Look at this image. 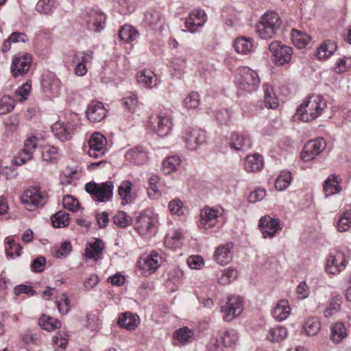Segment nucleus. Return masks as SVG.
<instances>
[{
    "mask_svg": "<svg viewBox=\"0 0 351 351\" xmlns=\"http://www.w3.org/2000/svg\"><path fill=\"white\" fill-rule=\"evenodd\" d=\"M123 105L129 110V112L134 113L138 107V99L136 95L130 93L123 98Z\"/></svg>",
    "mask_w": 351,
    "mask_h": 351,
    "instance_id": "60",
    "label": "nucleus"
},
{
    "mask_svg": "<svg viewBox=\"0 0 351 351\" xmlns=\"http://www.w3.org/2000/svg\"><path fill=\"white\" fill-rule=\"evenodd\" d=\"M84 188L91 197L97 202H107L112 197L114 185L110 181L100 184L90 182L85 184Z\"/></svg>",
    "mask_w": 351,
    "mask_h": 351,
    "instance_id": "4",
    "label": "nucleus"
},
{
    "mask_svg": "<svg viewBox=\"0 0 351 351\" xmlns=\"http://www.w3.org/2000/svg\"><path fill=\"white\" fill-rule=\"evenodd\" d=\"M152 226L153 219L152 215L144 213L136 219V229L141 235H146L149 232Z\"/></svg>",
    "mask_w": 351,
    "mask_h": 351,
    "instance_id": "30",
    "label": "nucleus"
},
{
    "mask_svg": "<svg viewBox=\"0 0 351 351\" xmlns=\"http://www.w3.org/2000/svg\"><path fill=\"white\" fill-rule=\"evenodd\" d=\"M234 245L232 242H227L219 245L215 250L213 258L220 265L229 264L234 256Z\"/></svg>",
    "mask_w": 351,
    "mask_h": 351,
    "instance_id": "19",
    "label": "nucleus"
},
{
    "mask_svg": "<svg viewBox=\"0 0 351 351\" xmlns=\"http://www.w3.org/2000/svg\"><path fill=\"white\" fill-rule=\"evenodd\" d=\"M140 323V319L138 315L131 313H125L121 314L117 321L118 325L128 330H134Z\"/></svg>",
    "mask_w": 351,
    "mask_h": 351,
    "instance_id": "29",
    "label": "nucleus"
},
{
    "mask_svg": "<svg viewBox=\"0 0 351 351\" xmlns=\"http://www.w3.org/2000/svg\"><path fill=\"white\" fill-rule=\"evenodd\" d=\"M341 179L339 176L330 175L325 180L323 189L326 196L338 194L341 191L340 183Z\"/></svg>",
    "mask_w": 351,
    "mask_h": 351,
    "instance_id": "27",
    "label": "nucleus"
},
{
    "mask_svg": "<svg viewBox=\"0 0 351 351\" xmlns=\"http://www.w3.org/2000/svg\"><path fill=\"white\" fill-rule=\"evenodd\" d=\"M187 265L192 269H200L204 265V261L201 256L193 255L188 258Z\"/></svg>",
    "mask_w": 351,
    "mask_h": 351,
    "instance_id": "61",
    "label": "nucleus"
},
{
    "mask_svg": "<svg viewBox=\"0 0 351 351\" xmlns=\"http://www.w3.org/2000/svg\"><path fill=\"white\" fill-rule=\"evenodd\" d=\"M55 298L60 313L63 314L67 313L70 311V301L69 297L65 293H62Z\"/></svg>",
    "mask_w": 351,
    "mask_h": 351,
    "instance_id": "55",
    "label": "nucleus"
},
{
    "mask_svg": "<svg viewBox=\"0 0 351 351\" xmlns=\"http://www.w3.org/2000/svg\"><path fill=\"white\" fill-rule=\"evenodd\" d=\"M326 147V142L322 138H318L308 141L304 145L302 152L301 158L304 162L314 160Z\"/></svg>",
    "mask_w": 351,
    "mask_h": 351,
    "instance_id": "13",
    "label": "nucleus"
},
{
    "mask_svg": "<svg viewBox=\"0 0 351 351\" xmlns=\"http://www.w3.org/2000/svg\"><path fill=\"white\" fill-rule=\"evenodd\" d=\"M132 183L129 180H124L121 182L118 187V194L121 199V204L125 205L131 203L133 199Z\"/></svg>",
    "mask_w": 351,
    "mask_h": 351,
    "instance_id": "31",
    "label": "nucleus"
},
{
    "mask_svg": "<svg viewBox=\"0 0 351 351\" xmlns=\"http://www.w3.org/2000/svg\"><path fill=\"white\" fill-rule=\"evenodd\" d=\"M15 106L14 100L10 96L4 95L0 99V114H6L11 112Z\"/></svg>",
    "mask_w": 351,
    "mask_h": 351,
    "instance_id": "54",
    "label": "nucleus"
},
{
    "mask_svg": "<svg viewBox=\"0 0 351 351\" xmlns=\"http://www.w3.org/2000/svg\"><path fill=\"white\" fill-rule=\"evenodd\" d=\"M113 221L115 225L120 228H125L130 226L132 222L131 217L127 215L124 211H119L113 217Z\"/></svg>",
    "mask_w": 351,
    "mask_h": 351,
    "instance_id": "52",
    "label": "nucleus"
},
{
    "mask_svg": "<svg viewBox=\"0 0 351 351\" xmlns=\"http://www.w3.org/2000/svg\"><path fill=\"white\" fill-rule=\"evenodd\" d=\"M336 49L337 47L333 42L325 41L317 48V57L319 60H326L335 53Z\"/></svg>",
    "mask_w": 351,
    "mask_h": 351,
    "instance_id": "37",
    "label": "nucleus"
},
{
    "mask_svg": "<svg viewBox=\"0 0 351 351\" xmlns=\"http://www.w3.org/2000/svg\"><path fill=\"white\" fill-rule=\"evenodd\" d=\"M119 36L121 40L129 43L137 39L138 32L131 25H125L120 29Z\"/></svg>",
    "mask_w": 351,
    "mask_h": 351,
    "instance_id": "41",
    "label": "nucleus"
},
{
    "mask_svg": "<svg viewBox=\"0 0 351 351\" xmlns=\"http://www.w3.org/2000/svg\"><path fill=\"white\" fill-rule=\"evenodd\" d=\"M282 23V19L277 12L267 11L259 18L256 32L261 39H272L278 34Z\"/></svg>",
    "mask_w": 351,
    "mask_h": 351,
    "instance_id": "2",
    "label": "nucleus"
},
{
    "mask_svg": "<svg viewBox=\"0 0 351 351\" xmlns=\"http://www.w3.org/2000/svg\"><path fill=\"white\" fill-rule=\"evenodd\" d=\"M138 267L141 274L143 276H149L154 272V254L150 253L147 255H143L138 261Z\"/></svg>",
    "mask_w": 351,
    "mask_h": 351,
    "instance_id": "33",
    "label": "nucleus"
},
{
    "mask_svg": "<svg viewBox=\"0 0 351 351\" xmlns=\"http://www.w3.org/2000/svg\"><path fill=\"white\" fill-rule=\"evenodd\" d=\"M230 145L232 149L236 151H244L251 147L252 141L247 134L234 133L231 136Z\"/></svg>",
    "mask_w": 351,
    "mask_h": 351,
    "instance_id": "24",
    "label": "nucleus"
},
{
    "mask_svg": "<svg viewBox=\"0 0 351 351\" xmlns=\"http://www.w3.org/2000/svg\"><path fill=\"white\" fill-rule=\"evenodd\" d=\"M181 164V160L178 156H171L166 158L162 162L160 170L162 172L168 175L172 172L176 171Z\"/></svg>",
    "mask_w": 351,
    "mask_h": 351,
    "instance_id": "34",
    "label": "nucleus"
},
{
    "mask_svg": "<svg viewBox=\"0 0 351 351\" xmlns=\"http://www.w3.org/2000/svg\"><path fill=\"white\" fill-rule=\"evenodd\" d=\"M221 311L224 313L227 320H232L239 316L243 312V303L241 298L236 295L228 296L227 302L221 306Z\"/></svg>",
    "mask_w": 351,
    "mask_h": 351,
    "instance_id": "15",
    "label": "nucleus"
},
{
    "mask_svg": "<svg viewBox=\"0 0 351 351\" xmlns=\"http://www.w3.org/2000/svg\"><path fill=\"white\" fill-rule=\"evenodd\" d=\"M69 214L64 210H60L51 217V223L55 228L66 227L69 224Z\"/></svg>",
    "mask_w": 351,
    "mask_h": 351,
    "instance_id": "43",
    "label": "nucleus"
},
{
    "mask_svg": "<svg viewBox=\"0 0 351 351\" xmlns=\"http://www.w3.org/2000/svg\"><path fill=\"white\" fill-rule=\"evenodd\" d=\"M38 145V137L31 134L24 141L23 148L19 156L15 158V164L22 165L31 160Z\"/></svg>",
    "mask_w": 351,
    "mask_h": 351,
    "instance_id": "14",
    "label": "nucleus"
},
{
    "mask_svg": "<svg viewBox=\"0 0 351 351\" xmlns=\"http://www.w3.org/2000/svg\"><path fill=\"white\" fill-rule=\"evenodd\" d=\"M62 204L65 208L73 212L77 211L80 206L78 201L71 195H66L63 197Z\"/></svg>",
    "mask_w": 351,
    "mask_h": 351,
    "instance_id": "62",
    "label": "nucleus"
},
{
    "mask_svg": "<svg viewBox=\"0 0 351 351\" xmlns=\"http://www.w3.org/2000/svg\"><path fill=\"white\" fill-rule=\"evenodd\" d=\"M104 247V243L101 239H96L94 242L88 243L85 250L86 258L98 261L101 258Z\"/></svg>",
    "mask_w": 351,
    "mask_h": 351,
    "instance_id": "28",
    "label": "nucleus"
},
{
    "mask_svg": "<svg viewBox=\"0 0 351 351\" xmlns=\"http://www.w3.org/2000/svg\"><path fill=\"white\" fill-rule=\"evenodd\" d=\"M182 239L183 234L181 230H173L167 235L165 244L169 248L176 249L181 245Z\"/></svg>",
    "mask_w": 351,
    "mask_h": 351,
    "instance_id": "38",
    "label": "nucleus"
},
{
    "mask_svg": "<svg viewBox=\"0 0 351 351\" xmlns=\"http://www.w3.org/2000/svg\"><path fill=\"white\" fill-rule=\"evenodd\" d=\"M271 58L277 66H282L289 63L293 55V49L280 41H273L269 46Z\"/></svg>",
    "mask_w": 351,
    "mask_h": 351,
    "instance_id": "5",
    "label": "nucleus"
},
{
    "mask_svg": "<svg viewBox=\"0 0 351 351\" xmlns=\"http://www.w3.org/2000/svg\"><path fill=\"white\" fill-rule=\"evenodd\" d=\"M94 52L91 50L75 53L71 56V64L74 66L75 74L77 76H84L88 69L86 64L92 62Z\"/></svg>",
    "mask_w": 351,
    "mask_h": 351,
    "instance_id": "11",
    "label": "nucleus"
},
{
    "mask_svg": "<svg viewBox=\"0 0 351 351\" xmlns=\"http://www.w3.org/2000/svg\"><path fill=\"white\" fill-rule=\"evenodd\" d=\"M42 157L43 160L48 162H53L58 158V152L56 147L53 146H45L42 150Z\"/></svg>",
    "mask_w": 351,
    "mask_h": 351,
    "instance_id": "53",
    "label": "nucleus"
},
{
    "mask_svg": "<svg viewBox=\"0 0 351 351\" xmlns=\"http://www.w3.org/2000/svg\"><path fill=\"white\" fill-rule=\"evenodd\" d=\"M346 336V329L343 324L337 323L332 327L331 340L335 343H339Z\"/></svg>",
    "mask_w": 351,
    "mask_h": 351,
    "instance_id": "47",
    "label": "nucleus"
},
{
    "mask_svg": "<svg viewBox=\"0 0 351 351\" xmlns=\"http://www.w3.org/2000/svg\"><path fill=\"white\" fill-rule=\"evenodd\" d=\"M339 311L340 300L339 299H333L326 308L324 315L328 318L333 317L339 314Z\"/></svg>",
    "mask_w": 351,
    "mask_h": 351,
    "instance_id": "58",
    "label": "nucleus"
},
{
    "mask_svg": "<svg viewBox=\"0 0 351 351\" xmlns=\"http://www.w3.org/2000/svg\"><path fill=\"white\" fill-rule=\"evenodd\" d=\"M173 337L177 344L184 345L192 341L193 333L188 328L183 327L177 330Z\"/></svg>",
    "mask_w": 351,
    "mask_h": 351,
    "instance_id": "40",
    "label": "nucleus"
},
{
    "mask_svg": "<svg viewBox=\"0 0 351 351\" xmlns=\"http://www.w3.org/2000/svg\"><path fill=\"white\" fill-rule=\"evenodd\" d=\"M154 72L151 70H143L137 74L138 83L142 86L152 88Z\"/></svg>",
    "mask_w": 351,
    "mask_h": 351,
    "instance_id": "50",
    "label": "nucleus"
},
{
    "mask_svg": "<svg viewBox=\"0 0 351 351\" xmlns=\"http://www.w3.org/2000/svg\"><path fill=\"white\" fill-rule=\"evenodd\" d=\"M327 108V101L319 95H313L304 99L298 106L295 116L304 122H311L320 117Z\"/></svg>",
    "mask_w": 351,
    "mask_h": 351,
    "instance_id": "1",
    "label": "nucleus"
},
{
    "mask_svg": "<svg viewBox=\"0 0 351 351\" xmlns=\"http://www.w3.org/2000/svg\"><path fill=\"white\" fill-rule=\"evenodd\" d=\"M200 102V97L197 93L192 92L189 93L184 99V105L188 109L197 108Z\"/></svg>",
    "mask_w": 351,
    "mask_h": 351,
    "instance_id": "56",
    "label": "nucleus"
},
{
    "mask_svg": "<svg viewBox=\"0 0 351 351\" xmlns=\"http://www.w3.org/2000/svg\"><path fill=\"white\" fill-rule=\"evenodd\" d=\"M168 210L171 215L182 216L184 214L185 208L182 202L178 198H175L169 202Z\"/></svg>",
    "mask_w": 351,
    "mask_h": 351,
    "instance_id": "51",
    "label": "nucleus"
},
{
    "mask_svg": "<svg viewBox=\"0 0 351 351\" xmlns=\"http://www.w3.org/2000/svg\"><path fill=\"white\" fill-rule=\"evenodd\" d=\"M258 226L264 238H273L282 229L279 219L269 215L263 217Z\"/></svg>",
    "mask_w": 351,
    "mask_h": 351,
    "instance_id": "17",
    "label": "nucleus"
},
{
    "mask_svg": "<svg viewBox=\"0 0 351 351\" xmlns=\"http://www.w3.org/2000/svg\"><path fill=\"white\" fill-rule=\"evenodd\" d=\"M107 110L104 104L99 101L90 104L86 110L87 119L93 123L101 121L106 116Z\"/></svg>",
    "mask_w": 351,
    "mask_h": 351,
    "instance_id": "22",
    "label": "nucleus"
},
{
    "mask_svg": "<svg viewBox=\"0 0 351 351\" xmlns=\"http://www.w3.org/2000/svg\"><path fill=\"white\" fill-rule=\"evenodd\" d=\"M237 276V270L232 267H228L222 271L221 277L218 279V282L223 285L231 284L234 282Z\"/></svg>",
    "mask_w": 351,
    "mask_h": 351,
    "instance_id": "46",
    "label": "nucleus"
},
{
    "mask_svg": "<svg viewBox=\"0 0 351 351\" xmlns=\"http://www.w3.org/2000/svg\"><path fill=\"white\" fill-rule=\"evenodd\" d=\"M263 166V158L257 154L248 156L244 163V168L247 172H256L261 170Z\"/></svg>",
    "mask_w": 351,
    "mask_h": 351,
    "instance_id": "35",
    "label": "nucleus"
},
{
    "mask_svg": "<svg viewBox=\"0 0 351 351\" xmlns=\"http://www.w3.org/2000/svg\"><path fill=\"white\" fill-rule=\"evenodd\" d=\"M206 21V15L203 10H196L186 19L185 26L189 32H194Z\"/></svg>",
    "mask_w": 351,
    "mask_h": 351,
    "instance_id": "23",
    "label": "nucleus"
},
{
    "mask_svg": "<svg viewBox=\"0 0 351 351\" xmlns=\"http://www.w3.org/2000/svg\"><path fill=\"white\" fill-rule=\"evenodd\" d=\"M267 192L263 189H256L252 191L248 196V201L250 203H256L263 199L266 196Z\"/></svg>",
    "mask_w": 351,
    "mask_h": 351,
    "instance_id": "64",
    "label": "nucleus"
},
{
    "mask_svg": "<svg viewBox=\"0 0 351 351\" xmlns=\"http://www.w3.org/2000/svg\"><path fill=\"white\" fill-rule=\"evenodd\" d=\"M291 308L288 300L282 299L279 300L273 309L274 318L282 322L287 319L291 315Z\"/></svg>",
    "mask_w": 351,
    "mask_h": 351,
    "instance_id": "26",
    "label": "nucleus"
},
{
    "mask_svg": "<svg viewBox=\"0 0 351 351\" xmlns=\"http://www.w3.org/2000/svg\"><path fill=\"white\" fill-rule=\"evenodd\" d=\"M264 101L266 107L275 109L279 105V100L273 87L269 84L263 85Z\"/></svg>",
    "mask_w": 351,
    "mask_h": 351,
    "instance_id": "36",
    "label": "nucleus"
},
{
    "mask_svg": "<svg viewBox=\"0 0 351 351\" xmlns=\"http://www.w3.org/2000/svg\"><path fill=\"white\" fill-rule=\"evenodd\" d=\"M291 40L295 47L299 49H302L310 42L311 37L302 31L293 29L291 32Z\"/></svg>",
    "mask_w": 351,
    "mask_h": 351,
    "instance_id": "39",
    "label": "nucleus"
},
{
    "mask_svg": "<svg viewBox=\"0 0 351 351\" xmlns=\"http://www.w3.org/2000/svg\"><path fill=\"white\" fill-rule=\"evenodd\" d=\"M125 160L133 164L140 165L147 160V152L141 146L129 149L125 154Z\"/></svg>",
    "mask_w": 351,
    "mask_h": 351,
    "instance_id": "25",
    "label": "nucleus"
},
{
    "mask_svg": "<svg viewBox=\"0 0 351 351\" xmlns=\"http://www.w3.org/2000/svg\"><path fill=\"white\" fill-rule=\"evenodd\" d=\"M261 83L257 72L247 66L238 69L237 85L240 91L252 93L256 90Z\"/></svg>",
    "mask_w": 351,
    "mask_h": 351,
    "instance_id": "3",
    "label": "nucleus"
},
{
    "mask_svg": "<svg viewBox=\"0 0 351 351\" xmlns=\"http://www.w3.org/2000/svg\"><path fill=\"white\" fill-rule=\"evenodd\" d=\"M348 262L346 254L343 252H332L326 258L325 270L330 274H338L346 269Z\"/></svg>",
    "mask_w": 351,
    "mask_h": 351,
    "instance_id": "8",
    "label": "nucleus"
},
{
    "mask_svg": "<svg viewBox=\"0 0 351 351\" xmlns=\"http://www.w3.org/2000/svg\"><path fill=\"white\" fill-rule=\"evenodd\" d=\"M47 196L45 191L39 187H32L25 190L22 195L21 201L29 210H34L43 207L47 202Z\"/></svg>",
    "mask_w": 351,
    "mask_h": 351,
    "instance_id": "6",
    "label": "nucleus"
},
{
    "mask_svg": "<svg viewBox=\"0 0 351 351\" xmlns=\"http://www.w3.org/2000/svg\"><path fill=\"white\" fill-rule=\"evenodd\" d=\"M351 226V210L343 212L339 217L336 225L339 232H345Z\"/></svg>",
    "mask_w": 351,
    "mask_h": 351,
    "instance_id": "49",
    "label": "nucleus"
},
{
    "mask_svg": "<svg viewBox=\"0 0 351 351\" xmlns=\"http://www.w3.org/2000/svg\"><path fill=\"white\" fill-rule=\"evenodd\" d=\"M84 21L87 27L92 31L99 32L105 27L106 16L99 10H88L84 16Z\"/></svg>",
    "mask_w": 351,
    "mask_h": 351,
    "instance_id": "18",
    "label": "nucleus"
},
{
    "mask_svg": "<svg viewBox=\"0 0 351 351\" xmlns=\"http://www.w3.org/2000/svg\"><path fill=\"white\" fill-rule=\"evenodd\" d=\"M42 86L43 90L52 97H57L61 93L62 83L53 73H51L43 77Z\"/></svg>",
    "mask_w": 351,
    "mask_h": 351,
    "instance_id": "21",
    "label": "nucleus"
},
{
    "mask_svg": "<svg viewBox=\"0 0 351 351\" xmlns=\"http://www.w3.org/2000/svg\"><path fill=\"white\" fill-rule=\"evenodd\" d=\"M291 180L292 177L289 171H282L276 180L275 187L278 191H284L290 185Z\"/></svg>",
    "mask_w": 351,
    "mask_h": 351,
    "instance_id": "44",
    "label": "nucleus"
},
{
    "mask_svg": "<svg viewBox=\"0 0 351 351\" xmlns=\"http://www.w3.org/2000/svg\"><path fill=\"white\" fill-rule=\"evenodd\" d=\"M31 90V83L29 82H27L23 86L20 88H19L16 92V96L17 97L18 99L20 101H23L26 100L29 95Z\"/></svg>",
    "mask_w": 351,
    "mask_h": 351,
    "instance_id": "63",
    "label": "nucleus"
},
{
    "mask_svg": "<svg viewBox=\"0 0 351 351\" xmlns=\"http://www.w3.org/2000/svg\"><path fill=\"white\" fill-rule=\"evenodd\" d=\"M80 123L77 120H71L66 122L57 121L51 125V130L54 135L61 141L70 140L72 136L80 129Z\"/></svg>",
    "mask_w": 351,
    "mask_h": 351,
    "instance_id": "7",
    "label": "nucleus"
},
{
    "mask_svg": "<svg viewBox=\"0 0 351 351\" xmlns=\"http://www.w3.org/2000/svg\"><path fill=\"white\" fill-rule=\"evenodd\" d=\"M287 335V329L284 327H276L269 330L268 338L271 341H280Z\"/></svg>",
    "mask_w": 351,
    "mask_h": 351,
    "instance_id": "57",
    "label": "nucleus"
},
{
    "mask_svg": "<svg viewBox=\"0 0 351 351\" xmlns=\"http://www.w3.org/2000/svg\"><path fill=\"white\" fill-rule=\"evenodd\" d=\"M235 51L240 54L247 55L254 50L253 40L245 37H239L234 40Z\"/></svg>",
    "mask_w": 351,
    "mask_h": 351,
    "instance_id": "32",
    "label": "nucleus"
},
{
    "mask_svg": "<svg viewBox=\"0 0 351 351\" xmlns=\"http://www.w3.org/2000/svg\"><path fill=\"white\" fill-rule=\"evenodd\" d=\"M56 0H38L36 10L43 14H50L56 8Z\"/></svg>",
    "mask_w": 351,
    "mask_h": 351,
    "instance_id": "48",
    "label": "nucleus"
},
{
    "mask_svg": "<svg viewBox=\"0 0 351 351\" xmlns=\"http://www.w3.org/2000/svg\"><path fill=\"white\" fill-rule=\"evenodd\" d=\"M32 57L29 53H19L13 56L10 70L14 77H23L30 69Z\"/></svg>",
    "mask_w": 351,
    "mask_h": 351,
    "instance_id": "10",
    "label": "nucleus"
},
{
    "mask_svg": "<svg viewBox=\"0 0 351 351\" xmlns=\"http://www.w3.org/2000/svg\"><path fill=\"white\" fill-rule=\"evenodd\" d=\"M303 330L308 335H316L320 330V324L317 320L308 321L303 326Z\"/></svg>",
    "mask_w": 351,
    "mask_h": 351,
    "instance_id": "59",
    "label": "nucleus"
},
{
    "mask_svg": "<svg viewBox=\"0 0 351 351\" xmlns=\"http://www.w3.org/2000/svg\"><path fill=\"white\" fill-rule=\"evenodd\" d=\"M88 154L91 158H101L107 152V140L104 135L99 132H95L91 135L88 141Z\"/></svg>",
    "mask_w": 351,
    "mask_h": 351,
    "instance_id": "12",
    "label": "nucleus"
},
{
    "mask_svg": "<svg viewBox=\"0 0 351 351\" xmlns=\"http://www.w3.org/2000/svg\"><path fill=\"white\" fill-rule=\"evenodd\" d=\"M182 139L186 147L189 150L194 151L206 143V135L203 130H193L186 132L182 136Z\"/></svg>",
    "mask_w": 351,
    "mask_h": 351,
    "instance_id": "16",
    "label": "nucleus"
},
{
    "mask_svg": "<svg viewBox=\"0 0 351 351\" xmlns=\"http://www.w3.org/2000/svg\"><path fill=\"white\" fill-rule=\"evenodd\" d=\"M40 326L46 330H53L61 326V323L57 319L48 315H43L39 319Z\"/></svg>",
    "mask_w": 351,
    "mask_h": 351,
    "instance_id": "45",
    "label": "nucleus"
},
{
    "mask_svg": "<svg viewBox=\"0 0 351 351\" xmlns=\"http://www.w3.org/2000/svg\"><path fill=\"white\" fill-rule=\"evenodd\" d=\"M5 253L8 258H14L21 256L22 247L19 243H17L14 239H10L8 237L5 239Z\"/></svg>",
    "mask_w": 351,
    "mask_h": 351,
    "instance_id": "42",
    "label": "nucleus"
},
{
    "mask_svg": "<svg viewBox=\"0 0 351 351\" xmlns=\"http://www.w3.org/2000/svg\"><path fill=\"white\" fill-rule=\"evenodd\" d=\"M155 133L160 138L168 136L172 130V119L168 112H160L155 119Z\"/></svg>",
    "mask_w": 351,
    "mask_h": 351,
    "instance_id": "20",
    "label": "nucleus"
},
{
    "mask_svg": "<svg viewBox=\"0 0 351 351\" xmlns=\"http://www.w3.org/2000/svg\"><path fill=\"white\" fill-rule=\"evenodd\" d=\"M222 210L218 208L204 207L200 212L197 227L202 230H208L214 228L221 215Z\"/></svg>",
    "mask_w": 351,
    "mask_h": 351,
    "instance_id": "9",
    "label": "nucleus"
}]
</instances>
